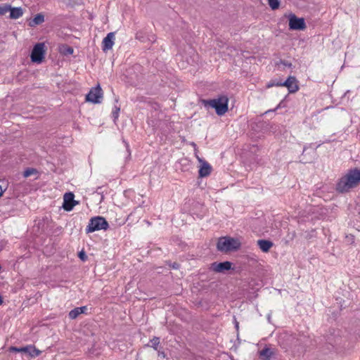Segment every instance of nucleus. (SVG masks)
I'll list each match as a JSON object with an SVG mask.
<instances>
[{"mask_svg":"<svg viewBox=\"0 0 360 360\" xmlns=\"http://www.w3.org/2000/svg\"><path fill=\"white\" fill-rule=\"evenodd\" d=\"M120 110V108L119 107L115 106L114 110L112 112V117L114 118V120L117 119V117L119 116Z\"/></svg>","mask_w":360,"mask_h":360,"instance_id":"obj_25","label":"nucleus"},{"mask_svg":"<svg viewBox=\"0 0 360 360\" xmlns=\"http://www.w3.org/2000/svg\"><path fill=\"white\" fill-rule=\"evenodd\" d=\"M75 195L72 192L65 193L63 196V208L65 210L69 212L68 206H70V204H72L74 200Z\"/></svg>","mask_w":360,"mask_h":360,"instance_id":"obj_16","label":"nucleus"},{"mask_svg":"<svg viewBox=\"0 0 360 360\" xmlns=\"http://www.w3.org/2000/svg\"><path fill=\"white\" fill-rule=\"evenodd\" d=\"M158 351V356L161 357V358H166V354L163 352V351H160V349L159 348Z\"/></svg>","mask_w":360,"mask_h":360,"instance_id":"obj_29","label":"nucleus"},{"mask_svg":"<svg viewBox=\"0 0 360 360\" xmlns=\"http://www.w3.org/2000/svg\"><path fill=\"white\" fill-rule=\"evenodd\" d=\"M160 338L158 337H153V339H151L150 340V342L148 343L147 345H146V347H153L155 350H158V349L160 348L159 346H160Z\"/></svg>","mask_w":360,"mask_h":360,"instance_id":"obj_20","label":"nucleus"},{"mask_svg":"<svg viewBox=\"0 0 360 360\" xmlns=\"http://www.w3.org/2000/svg\"><path fill=\"white\" fill-rule=\"evenodd\" d=\"M360 184V169L357 168L349 169L347 174L342 177L336 185V190L340 193L348 191L350 188Z\"/></svg>","mask_w":360,"mask_h":360,"instance_id":"obj_1","label":"nucleus"},{"mask_svg":"<svg viewBox=\"0 0 360 360\" xmlns=\"http://www.w3.org/2000/svg\"><path fill=\"white\" fill-rule=\"evenodd\" d=\"M78 257L82 261H86L87 259V255L85 252L82 250L78 253Z\"/></svg>","mask_w":360,"mask_h":360,"instance_id":"obj_27","label":"nucleus"},{"mask_svg":"<svg viewBox=\"0 0 360 360\" xmlns=\"http://www.w3.org/2000/svg\"><path fill=\"white\" fill-rule=\"evenodd\" d=\"M78 204H79V202L74 200L72 203L70 204V206H68V207H67V208L69 209V212H70V211H71L74 208V207L76 205H78Z\"/></svg>","mask_w":360,"mask_h":360,"instance_id":"obj_28","label":"nucleus"},{"mask_svg":"<svg viewBox=\"0 0 360 360\" xmlns=\"http://www.w3.org/2000/svg\"><path fill=\"white\" fill-rule=\"evenodd\" d=\"M11 10V5L5 4L0 5V15H4Z\"/></svg>","mask_w":360,"mask_h":360,"instance_id":"obj_23","label":"nucleus"},{"mask_svg":"<svg viewBox=\"0 0 360 360\" xmlns=\"http://www.w3.org/2000/svg\"><path fill=\"white\" fill-rule=\"evenodd\" d=\"M281 63L288 68H290L292 66V63L286 60H281Z\"/></svg>","mask_w":360,"mask_h":360,"instance_id":"obj_30","label":"nucleus"},{"mask_svg":"<svg viewBox=\"0 0 360 360\" xmlns=\"http://www.w3.org/2000/svg\"><path fill=\"white\" fill-rule=\"evenodd\" d=\"M172 269H178L180 266L179 264L176 263V262H174L172 264Z\"/></svg>","mask_w":360,"mask_h":360,"instance_id":"obj_31","label":"nucleus"},{"mask_svg":"<svg viewBox=\"0 0 360 360\" xmlns=\"http://www.w3.org/2000/svg\"><path fill=\"white\" fill-rule=\"evenodd\" d=\"M257 245L262 252H268L274 243L271 240L262 239L257 240Z\"/></svg>","mask_w":360,"mask_h":360,"instance_id":"obj_15","label":"nucleus"},{"mask_svg":"<svg viewBox=\"0 0 360 360\" xmlns=\"http://www.w3.org/2000/svg\"><path fill=\"white\" fill-rule=\"evenodd\" d=\"M115 102L117 103L118 102V98H115Z\"/></svg>","mask_w":360,"mask_h":360,"instance_id":"obj_36","label":"nucleus"},{"mask_svg":"<svg viewBox=\"0 0 360 360\" xmlns=\"http://www.w3.org/2000/svg\"><path fill=\"white\" fill-rule=\"evenodd\" d=\"M11 349L18 352H27L32 357H37L41 354V351L32 345L21 348L11 347Z\"/></svg>","mask_w":360,"mask_h":360,"instance_id":"obj_11","label":"nucleus"},{"mask_svg":"<svg viewBox=\"0 0 360 360\" xmlns=\"http://www.w3.org/2000/svg\"><path fill=\"white\" fill-rule=\"evenodd\" d=\"M273 354V352L269 348H264L259 352V356L264 360H270L271 356Z\"/></svg>","mask_w":360,"mask_h":360,"instance_id":"obj_19","label":"nucleus"},{"mask_svg":"<svg viewBox=\"0 0 360 360\" xmlns=\"http://www.w3.org/2000/svg\"><path fill=\"white\" fill-rule=\"evenodd\" d=\"M196 158L198 160L202 163L201 167L199 169V176L200 177H206L209 176L212 172L211 165L206 161L201 159L198 155H196Z\"/></svg>","mask_w":360,"mask_h":360,"instance_id":"obj_10","label":"nucleus"},{"mask_svg":"<svg viewBox=\"0 0 360 360\" xmlns=\"http://www.w3.org/2000/svg\"><path fill=\"white\" fill-rule=\"evenodd\" d=\"M38 174V171L37 169H34V168H27L26 169L24 172H23V176L25 178H27L29 176H30L31 175H33V174Z\"/></svg>","mask_w":360,"mask_h":360,"instance_id":"obj_21","label":"nucleus"},{"mask_svg":"<svg viewBox=\"0 0 360 360\" xmlns=\"http://www.w3.org/2000/svg\"><path fill=\"white\" fill-rule=\"evenodd\" d=\"M73 51H74V50H73V48H72V47L67 46L65 48V49H64V51H63V53H64V54H65V55H71V54H72V53H73Z\"/></svg>","mask_w":360,"mask_h":360,"instance_id":"obj_26","label":"nucleus"},{"mask_svg":"<svg viewBox=\"0 0 360 360\" xmlns=\"http://www.w3.org/2000/svg\"><path fill=\"white\" fill-rule=\"evenodd\" d=\"M192 146L194 147L195 151V155H197V146L194 142L191 143Z\"/></svg>","mask_w":360,"mask_h":360,"instance_id":"obj_32","label":"nucleus"},{"mask_svg":"<svg viewBox=\"0 0 360 360\" xmlns=\"http://www.w3.org/2000/svg\"><path fill=\"white\" fill-rule=\"evenodd\" d=\"M283 86H286L290 93H295L298 91V86L296 84V78L290 76L285 82L282 83Z\"/></svg>","mask_w":360,"mask_h":360,"instance_id":"obj_13","label":"nucleus"},{"mask_svg":"<svg viewBox=\"0 0 360 360\" xmlns=\"http://www.w3.org/2000/svg\"><path fill=\"white\" fill-rule=\"evenodd\" d=\"M10 15L9 18L11 19H18L23 15V11L20 7H11V10H9Z\"/></svg>","mask_w":360,"mask_h":360,"instance_id":"obj_17","label":"nucleus"},{"mask_svg":"<svg viewBox=\"0 0 360 360\" xmlns=\"http://www.w3.org/2000/svg\"><path fill=\"white\" fill-rule=\"evenodd\" d=\"M306 28V24L303 18H297L295 14L289 15V29L290 30H303Z\"/></svg>","mask_w":360,"mask_h":360,"instance_id":"obj_7","label":"nucleus"},{"mask_svg":"<svg viewBox=\"0 0 360 360\" xmlns=\"http://www.w3.org/2000/svg\"><path fill=\"white\" fill-rule=\"evenodd\" d=\"M44 21V15L41 13L37 14L32 20L30 22L31 27L40 25Z\"/></svg>","mask_w":360,"mask_h":360,"instance_id":"obj_18","label":"nucleus"},{"mask_svg":"<svg viewBox=\"0 0 360 360\" xmlns=\"http://www.w3.org/2000/svg\"><path fill=\"white\" fill-rule=\"evenodd\" d=\"M3 303V298L1 297V295H0V305L2 304Z\"/></svg>","mask_w":360,"mask_h":360,"instance_id":"obj_34","label":"nucleus"},{"mask_svg":"<svg viewBox=\"0 0 360 360\" xmlns=\"http://www.w3.org/2000/svg\"><path fill=\"white\" fill-rule=\"evenodd\" d=\"M109 224L103 217H94L90 219L89 224L86 228V233H89L99 230H107Z\"/></svg>","mask_w":360,"mask_h":360,"instance_id":"obj_4","label":"nucleus"},{"mask_svg":"<svg viewBox=\"0 0 360 360\" xmlns=\"http://www.w3.org/2000/svg\"><path fill=\"white\" fill-rule=\"evenodd\" d=\"M228 98L225 96H219L217 98L203 101L205 105L214 108L218 115L225 114L228 110Z\"/></svg>","mask_w":360,"mask_h":360,"instance_id":"obj_3","label":"nucleus"},{"mask_svg":"<svg viewBox=\"0 0 360 360\" xmlns=\"http://www.w3.org/2000/svg\"><path fill=\"white\" fill-rule=\"evenodd\" d=\"M87 310L88 308L86 306L76 307L69 312V318L71 319H75L78 317L79 315L82 314H86Z\"/></svg>","mask_w":360,"mask_h":360,"instance_id":"obj_14","label":"nucleus"},{"mask_svg":"<svg viewBox=\"0 0 360 360\" xmlns=\"http://www.w3.org/2000/svg\"><path fill=\"white\" fill-rule=\"evenodd\" d=\"M232 266V263L229 261L223 262H213L211 264L210 269L217 273H222L225 271L230 270Z\"/></svg>","mask_w":360,"mask_h":360,"instance_id":"obj_9","label":"nucleus"},{"mask_svg":"<svg viewBox=\"0 0 360 360\" xmlns=\"http://www.w3.org/2000/svg\"><path fill=\"white\" fill-rule=\"evenodd\" d=\"M281 103H282V102H281V103L278 105V106H277V107H276V108L273 111H274V110H276V109H278V108H281ZM270 111H271V110H267L265 113H268V112H270Z\"/></svg>","mask_w":360,"mask_h":360,"instance_id":"obj_33","label":"nucleus"},{"mask_svg":"<svg viewBox=\"0 0 360 360\" xmlns=\"http://www.w3.org/2000/svg\"><path fill=\"white\" fill-rule=\"evenodd\" d=\"M114 39L115 33L109 32L102 41V49L103 51H107L112 48Z\"/></svg>","mask_w":360,"mask_h":360,"instance_id":"obj_12","label":"nucleus"},{"mask_svg":"<svg viewBox=\"0 0 360 360\" xmlns=\"http://www.w3.org/2000/svg\"><path fill=\"white\" fill-rule=\"evenodd\" d=\"M0 185H1V187H4V184H3L2 183H1ZM5 185L7 186L6 183H5Z\"/></svg>","mask_w":360,"mask_h":360,"instance_id":"obj_35","label":"nucleus"},{"mask_svg":"<svg viewBox=\"0 0 360 360\" xmlns=\"http://www.w3.org/2000/svg\"><path fill=\"white\" fill-rule=\"evenodd\" d=\"M282 82H275V81H271L269 83L267 84L266 86L268 88L276 86H283Z\"/></svg>","mask_w":360,"mask_h":360,"instance_id":"obj_24","label":"nucleus"},{"mask_svg":"<svg viewBox=\"0 0 360 360\" xmlns=\"http://www.w3.org/2000/svg\"><path fill=\"white\" fill-rule=\"evenodd\" d=\"M326 343L330 345L333 348L338 344L340 339V330L335 328H330L325 336Z\"/></svg>","mask_w":360,"mask_h":360,"instance_id":"obj_8","label":"nucleus"},{"mask_svg":"<svg viewBox=\"0 0 360 360\" xmlns=\"http://www.w3.org/2000/svg\"><path fill=\"white\" fill-rule=\"evenodd\" d=\"M217 248L219 251L224 252L235 251L240 248V243L236 238L221 237L218 240Z\"/></svg>","mask_w":360,"mask_h":360,"instance_id":"obj_2","label":"nucleus"},{"mask_svg":"<svg viewBox=\"0 0 360 360\" xmlns=\"http://www.w3.org/2000/svg\"><path fill=\"white\" fill-rule=\"evenodd\" d=\"M103 98V90L100 85L93 87L86 96V101L93 103H101Z\"/></svg>","mask_w":360,"mask_h":360,"instance_id":"obj_5","label":"nucleus"},{"mask_svg":"<svg viewBox=\"0 0 360 360\" xmlns=\"http://www.w3.org/2000/svg\"><path fill=\"white\" fill-rule=\"evenodd\" d=\"M268 4L272 10H276L280 6L279 0H268Z\"/></svg>","mask_w":360,"mask_h":360,"instance_id":"obj_22","label":"nucleus"},{"mask_svg":"<svg viewBox=\"0 0 360 360\" xmlns=\"http://www.w3.org/2000/svg\"><path fill=\"white\" fill-rule=\"evenodd\" d=\"M44 43L36 44L31 52V60L34 63H41L44 58L45 49Z\"/></svg>","mask_w":360,"mask_h":360,"instance_id":"obj_6","label":"nucleus"}]
</instances>
